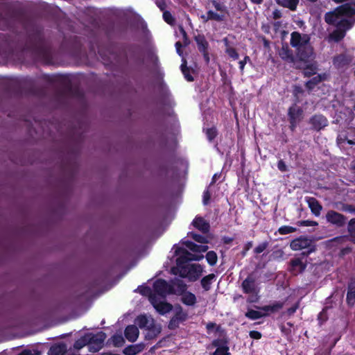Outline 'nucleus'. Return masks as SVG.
<instances>
[{
	"label": "nucleus",
	"instance_id": "obj_23",
	"mask_svg": "<svg viewBox=\"0 0 355 355\" xmlns=\"http://www.w3.org/2000/svg\"><path fill=\"white\" fill-rule=\"evenodd\" d=\"M67 350V346L64 343L53 345L49 350V355H64Z\"/></svg>",
	"mask_w": 355,
	"mask_h": 355
},
{
	"label": "nucleus",
	"instance_id": "obj_29",
	"mask_svg": "<svg viewBox=\"0 0 355 355\" xmlns=\"http://www.w3.org/2000/svg\"><path fill=\"white\" fill-rule=\"evenodd\" d=\"M267 314L263 313L261 311H255V310H249L245 313V317L251 319V320H257L261 318L262 317L266 316Z\"/></svg>",
	"mask_w": 355,
	"mask_h": 355
},
{
	"label": "nucleus",
	"instance_id": "obj_45",
	"mask_svg": "<svg viewBox=\"0 0 355 355\" xmlns=\"http://www.w3.org/2000/svg\"><path fill=\"white\" fill-rule=\"evenodd\" d=\"M185 318V315L184 314H182V315H180V314H178V315H176L175 317H174L173 318L171 319L170 323H169V325L168 327L170 328H173L175 324H176V322H178L179 320H184Z\"/></svg>",
	"mask_w": 355,
	"mask_h": 355
},
{
	"label": "nucleus",
	"instance_id": "obj_52",
	"mask_svg": "<svg viewBox=\"0 0 355 355\" xmlns=\"http://www.w3.org/2000/svg\"><path fill=\"white\" fill-rule=\"evenodd\" d=\"M277 167H278L279 170L282 172L286 171V170H287L286 165L283 160H279L278 162Z\"/></svg>",
	"mask_w": 355,
	"mask_h": 355
},
{
	"label": "nucleus",
	"instance_id": "obj_8",
	"mask_svg": "<svg viewBox=\"0 0 355 355\" xmlns=\"http://www.w3.org/2000/svg\"><path fill=\"white\" fill-rule=\"evenodd\" d=\"M325 218L329 223L338 227H343L347 220V218L344 215L334 210L328 211L326 214Z\"/></svg>",
	"mask_w": 355,
	"mask_h": 355
},
{
	"label": "nucleus",
	"instance_id": "obj_58",
	"mask_svg": "<svg viewBox=\"0 0 355 355\" xmlns=\"http://www.w3.org/2000/svg\"><path fill=\"white\" fill-rule=\"evenodd\" d=\"M297 308H298V306H297V304H296V305H295V306H293V307L289 308V309H288V311H288V313L289 315H292V314H293V313L296 311V310L297 309Z\"/></svg>",
	"mask_w": 355,
	"mask_h": 355
},
{
	"label": "nucleus",
	"instance_id": "obj_54",
	"mask_svg": "<svg viewBox=\"0 0 355 355\" xmlns=\"http://www.w3.org/2000/svg\"><path fill=\"white\" fill-rule=\"evenodd\" d=\"M156 4L162 10H164L166 7V3L164 0H157L156 1Z\"/></svg>",
	"mask_w": 355,
	"mask_h": 355
},
{
	"label": "nucleus",
	"instance_id": "obj_49",
	"mask_svg": "<svg viewBox=\"0 0 355 355\" xmlns=\"http://www.w3.org/2000/svg\"><path fill=\"white\" fill-rule=\"evenodd\" d=\"M211 198V193H209V190H206L203 193V204L205 205H207L209 202Z\"/></svg>",
	"mask_w": 355,
	"mask_h": 355
},
{
	"label": "nucleus",
	"instance_id": "obj_41",
	"mask_svg": "<svg viewBox=\"0 0 355 355\" xmlns=\"http://www.w3.org/2000/svg\"><path fill=\"white\" fill-rule=\"evenodd\" d=\"M226 53L234 60L239 59V53L236 52V49L232 46H227L225 49Z\"/></svg>",
	"mask_w": 355,
	"mask_h": 355
},
{
	"label": "nucleus",
	"instance_id": "obj_19",
	"mask_svg": "<svg viewBox=\"0 0 355 355\" xmlns=\"http://www.w3.org/2000/svg\"><path fill=\"white\" fill-rule=\"evenodd\" d=\"M192 224L196 229L203 233H207L209 230V223L202 217H196Z\"/></svg>",
	"mask_w": 355,
	"mask_h": 355
},
{
	"label": "nucleus",
	"instance_id": "obj_13",
	"mask_svg": "<svg viewBox=\"0 0 355 355\" xmlns=\"http://www.w3.org/2000/svg\"><path fill=\"white\" fill-rule=\"evenodd\" d=\"M302 110L296 105H293L288 109V116L292 130H294L297 124L302 120Z\"/></svg>",
	"mask_w": 355,
	"mask_h": 355
},
{
	"label": "nucleus",
	"instance_id": "obj_30",
	"mask_svg": "<svg viewBox=\"0 0 355 355\" xmlns=\"http://www.w3.org/2000/svg\"><path fill=\"white\" fill-rule=\"evenodd\" d=\"M88 340V336L87 334H86L75 342L73 347L76 349H80L86 345L89 347Z\"/></svg>",
	"mask_w": 355,
	"mask_h": 355
},
{
	"label": "nucleus",
	"instance_id": "obj_24",
	"mask_svg": "<svg viewBox=\"0 0 355 355\" xmlns=\"http://www.w3.org/2000/svg\"><path fill=\"white\" fill-rule=\"evenodd\" d=\"M347 302L349 306L355 304V282H351L348 285Z\"/></svg>",
	"mask_w": 355,
	"mask_h": 355
},
{
	"label": "nucleus",
	"instance_id": "obj_36",
	"mask_svg": "<svg viewBox=\"0 0 355 355\" xmlns=\"http://www.w3.org/2000/svg\"><path fill=\"white\" fill-rule=\"evenodd\" d=\"M283 306V304L281 303V302H276L275 304H273L272 305H268V306H265L262 308V309L265 311H272V312H274V311H277L278 310H279L280 309H282Z\"/></svg>",
	"mask_w": 355,
	"mask_h": 355
},
{
	"label": "nucleus",
	"instance_id": "obj_25",
	"mask_svg": "<svg viewBox=\"0 0 355 355\" xmlns=\"http://www.w3.org/2000/svg\"><path fill=\"white\" fill-rule=\"evenodd\" d=\"M182 302L189 306H192L196 302L195 295L190 292H185L182 294Z\"/></svg>",
	"mask_w": 355,
	"mask_h": 355
},
{
	"label": "nucleus",
	"instance_id": "obj_16",
	"mask_svg": "<svg viewBox=\"0 0 355 355\" xmlns=\"http://www.w3.org/2000/svg\"><path fill=\"white\" fill-rule=\"evenodd\" d=\"M352 61V57L349 55L343 53L336 56L334 59V64L337 68H343L347 66Z\"/></svg>",
	"mask_w": 355,
	"mask_h": 355
},
{
	"label": "nucleus",
	"instance_id": "obj_9",
	"mask_svg": "<svg viewBox=\"0 0 355 355\" xmlns=\"http://www.w3.org/2000/svg\"><path fill=\"white\" fill-rule=\"evenodd\" d=\"M310 37L308 35L300 34L298 32H293L291 35V44L296 50L310 44Z\"/></svg>",
	"mask_w": 355,
	"mask_h": 355
},
{
	"label": "nucleus",
	"instance_id": "obj_47",
	"mask_svg": "<svg viewBox=\"0 0 355 355\" xmlns=\"http://www.w3.org/2000/svg\"><path fill=\"white\" fill-rule=\"evenodd\" d=\"M190 235L192 239H193L196 241L201 243H207V239L206 237L201 236L200 234H197L195 233H190Z\"/></svg>",
	"mask_w": 355,
	"mask_h": 355
},
{
	"label": "nucleus",
	"instance_id": "obj_38",
	"mask_svg": "<svg viewBox=\"0 0 355 355\" xmlns=\"http://www.w3.org/2000/svg\"><path fill=\"white\" fill-rule=\"evenodd\" d=\"M209 17H210V20H215L217 21H222L225 19L224 15L218 14L212 10H209L207 12Z\"/></svg>",
	"mask_w": 355,
	"mask_h": 355
},
{
	"label": "nucleus",
	"instance_id": "obj_43",
	"mask_svg": "<svg viewBox=\"0 0 355 355\" xmlns=\"http://www.w3.org/2000/svg\"><path fill=\"white\" fill-rule=\"evenodd\" d=\"M163 18H164V21L170 25H173L175 23L174 17L172 16L171 13L168 11L164 12Z\"/></svg>",
	"mask_w": 355,
	"mask_h": 355
},
{
	"label": "nucleus",
	"instance_id": "obj_46",
	"mask_svg": "<svg viewBox=\"0 0 355 355\" xmlns=\"http://www.w3.org/2000/svg\"><path fill=\"white\" fill-rule=\"evenodd\" d=\"M347 230L351 236H355V218L348 223Z\"/></svg>",
	"mask_w": 355,
	"mask_h": 355
},
{
	"label": "nucleus",
	"instance_id": "obj_26",
	"mask_svg": "<svg viewBox=\"0 0 355 355\" xmlns=\"http://www.w3.org/2000/svg\"><path fill=\"white\" fill-rule=\"evenodd\" d=\"M195 40L197 43L198 48L200 52H205L208 48V42L202 35H198L195 37Z\"/></svg>",
	"mask_w": 355,
	"mask_h": 355
},
{
	"label": "nucleus",
	"instance_id": "obj_14",
	"mask_svg": "<svg viewBox=\"0 0 355 355\" xmlns=\"http://www.w3.org/2000/svg\"><path fill=\"white\" fill-rule=\"evenodd\" d=\"M150 301L154 308L159 312L160 314H165L166 313L170 312L172 310V305L164 302L159 301L157 299L155 295H151L150 296Z\"/></svg>",
	"mask_w": 355,
	"mask_h": 355
},
{
	"label": "nucleus",
	"instance_id": "obj_40",
	"mask_svg": "<svg viewBox=\"0 0 355 355\" xmlns=\"http://www.w3.org/2000/svg\"><path fill=\"white\" fill-rule=\"evenodd\" d=\"M296 230L297 229L295 227L284 225L279 227L278 232H279L280 234H287L295 232Z\"/></svg>",
	"mask_w": 355,
	"mask_h": 355
},
{
	"label": "nucleus",
	"instance_id": "obj_17",
	"mask_svg": "<svg viewBox=\"0 0 355 355\" xmlns=\"http://www.w3.org/2000/svg\"><path fill=\"white\" fill-rule=\"evenodd\" d=\"M126 339L131 343L135 342L139 335V331L135 325H128L124 331Z\"/></svg>",
	"mask_w": 355,
	"mask_h": 355
},
{
	"label": "nucleus",
	"instance_id": "obj_12",
	"mask_svg": "<svg viewBox=\"0 0 355 355\" xmlns=\"http://www.w3.org/2000/svg\"><path fill=\"white\" fill-rule=\"evenodd\" d=\"M153 289L155 293L162 298L172 293L171 285L163 279L156 280L153 284Z\"/></svg>",
	"mask_w": 355,
	"mask_h": 355
},
{
	"label": "nucleus",
	"instance_id": "obj_42",
	"mask_svg": "<svg viewBox=\"0 0 355 355\" xmlns=\"http://www.w3.org/2000/svg\"><path fill=\"white\" fill-rule=\"evenodd\" d=\"M211 345L216 347H221L223 345H228V341L225 338L216 339L212 341Z\"/></svg>",
	"mask_w": 355,
	"mask_h": 355
},
{
	"label": "nucleus",
	"instance_id": "obj_44",
	"mask_svg": "<svg viewBox=\"0 0 355 355\" xmlns=\"http://www.w3.org/2000/svg\"><path fill=\"white\" fill-rule=\"evenodd\" d=\"M269 243L268 241H264L260 244H259L254 249V252L256 254H260L263 252L268 247Z\"/></svg>",
	"mask_w": 355,
	"mask_h": 355
},
{
	"label": "nucleus",
	"instance_id": "obj_60",
	"mask_svg": "<svg viewBox=\"0 0 355 355\" xmlns=\"http://www.w3.org/2000/svg\"><path fill=\"white\" fill-rule=\"evenodd\" d=\"M347 140V138L345 137H342L341 135H339L337 137V142L338 144H342Z\"/></svg>",
	"mask_w": 355,
	"mask_h": 355
},
{
	"label": "nucleus",
	"instance_id": "obj_22",
	"mask_svg": "<svg viewBox=\"0 0 355 355\" xmlns=\"http://www.w3.org/2000/svg\"><path fill=\"white\" fill-rule=\"evenodd\" d=\"M187 248L195 252H205L208 250L206 245H196L191 241H184L182 243Z\"/></svg>",
	"mask_w": 355,
	"mask_h": 355
},
{
	"label": "nucleus",
	"instance_id": "obj_35",
	"mask_svg": "<svg viewBox=\"0 0 355 355\" xmlns=\"http://www.w3.org/2000/svg\"><path fill=\"white\" fill-rule=\"evenodd\" d=\"M228 345H223L221 347L216 348V351L211 353V355H230Z\"/></svg>",
	"mask_w": 355,
	"mask_h": 355
},
{
	"label": "nucleus",
	"instance_id": "obj_34",
	"mask_svg": "<svg viewBox=\"0 0 355 355\" xmlns=\"http://www.w3.org/2000/svg\"><path fill=\"white\" fill-rule=\"evenodd\" d=\"M299 0H283L282 5L284 7L288 8L291 10H295Z\"/></svg>",
	"mask_w": 355,
	"mask_h": 355
},
{
	"label": "nucleus",
	"instance_id": "obj_61",
	"mask_svg": "<svg viewBox=\"0 0 355 355\" xmlns=\"http://www.w3.org/2000/svg\"><path fill=\"white\" fill-rule=\"evenodd\" d=\"M200 18L202 19L203 22H207L209 20H210V17H209V15L207 13L206 15H202L200 16Z\"/></svg>",
	"mask_w": 355,
	"mask_h": 355
},
{
	"label": "nucleus",
	"instance_id": "obj_15",
	"mask_svg": "<svg viewBox=\"0 0 355 355\" xmlns=\"http://www.w3.org/2000/svg\"><path fill=\"white\" fill-rule=\"evenodd\" d=\"M306 267V263L301 258L293 259L290 262V270L295 275L302 272Z\"/></svg>",
	"mask_w": 355,
	"mask_h": 355
},
{
	"label": "nucleus",
	"instance_id": "obj_55",
	"mask_svg": "<svg viewBox=\"0 0 355 355\" xmlns=\"http://www.w3.org/2000/svg\"><path fill=\"white\" fill-rule=\"evenodd\" d=\"M214 8L217 10H219V11H223L225 10V7L223 6H222L220 3L216 2V1H214L212 2Z\"/></svg>",
	"mask_w": 355,
	"mask_h": 355
},
{
	"label": "nucleus",
	"instance_id": "obj_37",
	"mask_svg": "<svg viewBox=\"0 0 355 355\" xmlns=\"http://www.w3.org/2000/svg\"><path fill=\"white\" fill-rule=\"evenodd\" d=\"M112 340L114 347H121L125 343V340L121 335H114L112 337Z\"/></svg>",
	"mask_w": 355,
	"mask_h": 355
},
{
	"label": "nucleus",
	"instance_id": "obj_57",
	"mask_svg": "<svg viewBox=\"0 0 355 355\" xmlns=\"http://www.w3.org/2000/svg\"><path fill=\"white\" fill-rule=\"evenodd\" d=\"M179 28H180V33L182 35L184 40L185 41V42H187V40L188 38H187V34L186 31H184V29L183 28L182 26H180Z\"/></svg>",
	"mask_w": 355,
	"mask_h": 355
},
{
	"label": "nucleus",
	"instance_id": "obj_27",
	"mask_svg": "<svg viewBox=\"0 0 355 355\" xmlns=\"http://www.w3.org/2000/svg\"><path fill=\"white\" fill-rule=\"evenodd\" d=\"M300 69H304L303 73L304 76L307 77L315 74L317 71L315 64H311V62L303 65V67H301Z\"/></svg>",
	"mask_w": 355,
	"mask_h": 355
},
{
	"label": "nucleus",
	"instance_id": "obj_5",
	"mask_svg": "<svg viewBox=\"0 0 355 355\" xmlns=\"http://www.w3.org/2000/svg\"><path fill=\"white\" fill-rule=\"evenodd\" d=\"M241 286L245 293L252 295V297L248 298V301L249 302H256L258 299L259 288L256 284L255 279L250 275L243 280Z\"/></svg>",
	"mask_w": 355,
	"mask_h": 355
},
{
	"label": "nucleus",
	"instance_id": "obj_4",
	"mask_svg": "<svg viewBox=\"0 0 355 355\" xmlns=\"http://www.w3.org/2000/svg\"><path fill=\"white\" fill-rule=\"evenodd\" d=\"M290 247L293 250L297 251L303 249H309L307 252H303V255H308L315 250V247L311 239L300 236L291 242Z\"/></svg>",
	"mask_w": 355,
	"mask_h": 355
},
{
	"label": "nucleus",
	"instance_id": "obj_21",
	"mask_svg": "<svg viewBox=\"0 0 355 355\" xmlns=\"http://www.w3.org/2000/svg\"><path fill=\"white\" fill-rule=\"evenodd\" d=\"M306 201L308 203L312 213L314 215L318 216L320 214L321 210L322 209L319 202L315 198L312 197L306 198Z\"/></svg>",
	"mask_w": 355,
	"mask_h": 355
},
{
	"label": "nucleus",
	"instance_id": "obj_56",
	"mask_svg": "<svg viewBox=\"0 0 355 355\" xmlns=\"http://www.w3.org/2000/svg\"><path fill=\"white\" fill-rule=\"evenodd\" d=\"M272 17L275 19H277L282 17V12L279 10H275L272 12Z\"/></svg>",
	"mask_w": 355,
	"mask_h": 355
},
{
	"label": "nucleus",
	"instance_id": "obj_2",
	"mask_svg": "<svg viewBox=\"0 0 355 355\" xmlns=\"http://www.w3.org/2000/svg\"><path fill=\"white\" fill-rule=\"evenodd\" d=\"M184 256L177 259V267L173 268L171 271L175 275H179L181 277L187 278L189 281L197 280L202 275V268L199 264L182 265V259L187 261H200L204 258L202 254H193L188 251L183 252Z\"/></svg>",
	"mask_w": 355,
	"mask_h": 355
},
{
	"label": "nucleus",
	"instance_id": "obj_20",
	"mask_svg": "<svg viewBox=\"0 0 355 355\" xmlns=\"http://www.w3.org/2000/svg\"><path fill=\"white\" fill-rule=\"evenodd\" d=\"M145 348V344L140 343L135 345H130L124 348L123 353L125 355H136L142 352Z\"/></svg>",
	"mask_w": 355,
	"mask_h": 355
},
{
	"label": "nucleus",
	"instance_id": "obj_1",
	"mask_svg": "<svg viewBox=\"0 0 355 355\" xmlns=\"http://www.w3.org/2000/svg\"><path fill=\"white\" fill-rule=\"evenodd\" d=\"M325 21L336 26L329 39L335 42L342 40L345 35V31L349 29L355 21V9L350 4L342 5L334 11L327 12L324 17Z\"/></svg>",
	"mask_w": 355,
	"mask_h": 355
},
{
	"label": "nucleus",
	"instance_id": "obj_31",
	"mask_svg": "<svg viewBox=\"0 0 355 355\" xmlns=\"http://www.w3.org/2000/svg\"><path fill=\"white\" fill-rule=\"evenodd\" d=\"M335 208L340 211L353 213L354 212L355 207L352 205L345 204V203H336L334 206Z\"/></svg>",
	"mask_w": 355,
	"mask_h": 355
},
{
	"label": "nucleus",
	"instance_id": "obj_28",
	"mask_svg": "<svg viewBox=\"0 0 355 355\" xmlns=\"http://www.w3.org/2000/svg\"><path fill=\"white\" fill-rule=\"evenodd\" d=\"M214 277L215 275L214 274H209L202 279L201 284L205 291H209L210 289L212 280Z\"/></svg>",
	"mask_w": 355,
	"mask_h": 355
},
{
	"label": "nucleus",
	"instance_id": "obj_51",
	"mask_svg": "<svg viewBox=\"0 0 355 355\" xmlns=\"http://www.w3.org/2000/svg\"><path fill=\"white\" fill-rule=\"evenodd\" d=\"M250 60V57L246 55L243 60H241L239 62V67L242 71H243L244 67H245V64L247 63V62H248Z\"/></svg>",
	"mask_w": 355,
	"mask_h": 355
},
{
	"label": "nucleus",
	"instance_id": "obj_33",
	"mask_svg": "<svg viewBox=\"0 0 355 355\" xmlns=\"http://www.w3.org/2000/svg\"><path fill=\"white\" fill-rule=\"evenodd\" d=\"M206 259L211 266H214L217 262L218 257L216 252L214 251H209L206 254Z\"/></svg>",
	"mask_w": 355,
	"mask_h": 355
},
{
	"label": "nucleus",
	"instance_id": "obj_39",
	"mask_svg": "<svg viewBox=\"0 0 355 355\" xmlns=\"http://www.w3.org/2000/svg\"><path fill=\"white\" fill-rule=\"evenodd\" d=\"M321 81L320 76L313 77L311 80L306 83V86L309 89H312L318 83Z\"/></svg>",
	"mask_w": 355,
	"mask_h": 355
},
{
	"label": "nucleus",
	"instance_id": "obj_11",
	"mask_svg": "<svg viewBox=\"0 0 355 355\" xmlns=\"http://www.w3.org/2000/svg\"><path fill=\"white\" fill-rule=\"evenodd\" d=\"M309 123L311 125L312 130L319 132L328 125V119L322 114H314L309 120Z\"/></svg>",
	"mask_w": 355,
	"mask_h": 355
},
{
	"label": "nucleus",
	"instance_id": "obj_32",
	"mask_svg": "<svg viewBox=\"0 0 355 355\" xmlns=\"http://www.w3.org/2000/svg\"><path fill=\"white\" fill-rule=\"evenodd\" d=\"M181 70H182V73L184 74V78L188 80V81H193V78L192 77V76L189 73V69L187 68V61L185 60H182V63L181 64Z\"/></svg>",
	"mask_w": 355,
	"mask_h": 355
},
{
	"label": "nucleus",
	"instance_id": "obj_10",
	"mask_svg": "<svg viewBox=\"0 0 355 355\" xmlns=\"http://www.w3.org/2000/svg\"><path fill=\"white\" fill-rule=\"evenodd\" d=\"M278 54L283 60L288 63H292L295 68L302 67V64H300L299 62L296 60L292 50L289 49L288 45H283L279 50Z\"/></svg>",
	"mask_w": 355,
	"mask_h": 355
},
{
	"label": "nucleus",
	"instance_id": "obj_50",
	"mask_svg": "<svg viewBox=\"0 0 355 355\" xmlns=\"http://www.w3.org/2000/svg\"><path fill=\"white\" fill-rule=\"evenodd\" d=\"M249 335L253 339H260L261 338V334L257 331H251Z\"/></svg>",
	"mask_w": 355,
	"mask_h": 355
},
{
	"label": "nucleus",
	"instance_id": "obj_63",
	"mask_svg": "<svg viewBox=\"0 0 355 355\" xmlns=\"http://www.w3.org/2000/svg\"><path fill=\"white\" fill-rule=\"evenodd\" d=\"M294 92H295V94L297 95L299 93H302V89H301L300 87H295Z\"/></svg>",
	"mask_w": 355,
	"mask_h": 355
},
{
	"label": "nucleus",
	"instance_id": "obj_7",
	"mask_svg": "<svg viewBox=\"0 0 355 355\" xmlns=\"http://www.w3.org/2000/svg\"><path fill=\"white\" fill-rule=\"evenodd\" d=\"M296 60L299 62L300 64L303 65L311 62L314 59V53L313 48L311 44L300 48L296 50Z\"/></svg>",
	"mask_w": 355,
	"mask_h": 355
},
{
	"label": "nucleus",
	"instance_id": "obj_6",
	"mask_svg": "<svg viewBox=\"0 0 355 355\" xmlns=\"http://www.w3.org/2000/svg\"><path fill=\"white\" fill-rule=\"evenodd\" d=\"M89 351L92 352H98L103 346L104 341L106 338L105 333L100 331L96 334H87Z\"/></svg>",
	"mask_w": 355,
	"mask_h": 355
},
{
	"label": "nucleus",
	"instance_id": "obj_18",
	"mask_svg": "<svg viewBox=\"0 0 355 355\" xmlns=\"http://www.w3.org/2000/svg\"><path fill=\"white\" fill-rule=\"evenodd\" d=\"M172 289L171 293L174 294L182 295L185 293L187 289V285L184 282L178 278H175L172 284H170Z\"/></svg>",
	"mask_w": 355,
	"mask_h": 355
},
{
	"label": "nucleus",
	"instance_id": "obj_62",
	"mask_svg": "<svg viewBox=\"0 0 355 355\" xmlns=\"http://www.w3.org/2000/svg\"><path fill=\"white\" fill-rule=\"evenodd\" d=\"M220 176V174H218V173H215L212 178V181L210 184H213L216 182V181L218 180V178H219Z\"/></svg>",
	"mask_w": 355,
	"mask_h": 355
},
{
	"label": "nucleus",
	"instance_id": "obj_3",
	"mask_svg": "<svg viewBox=\"0 0 355 355\" xmlns=\"http://www.w3.org/2000/svg\"><path fill=\"white\" fill-rule=\"evenodd\" d=\"M136 322L141 329H146L148 331L146 335V339H153L157 337L162 331L161 325L155 323L154 319L150 316L139 315L137 318Z\"/></svg>",
	"mask_w": 355,
	"mask_h": 355
},
{
	"label": "nucleus",
	"instance_id": "obj_64",
	"mask_svg": "<svg viewBox=\"0 0 355 355\" xmlns=\"http://www.w3.org/2000/svg\"><path fill=\"white\" fill-rule=\"evenodd\" d=\"M203 53V55H204V58L206 60L207 62H209V55H208V53L207 51H205V52H202Z\"/></svg>",
	"mask_w": 355,
	"mask_h": 355
},
{
	"label": "nucleus",
	"instance_id": "obj_59",
	"mask_svg": "<svg viewBox=\"0 0 355 355\" xmlns=\"http://www.w3.org/2000/svg\"><path fill=\"white\" fill-rule=\"evenodd\" d=\"M182 46V44L180 42H177L175 43V47H176V51H177V53L180 55H182V51L180 50V48Z\"/></svg>",
	"mask_w": 355,
	"mask_h": 355
},
{
	"label": "nucleus",
	"instance_id": "obj_48",
	"mask_svg": "<svg viewBox=\"0 0 355 355\" xmlns=\"http://www.w3.org/2000/svg\"><path fill=\"white\" fill-rule=\"evenodd\" d=\"M206 135L209 141H211L216 137L217 135V131L215 128H207L206 130Z\"/></svg>",
	"mask_w": 355,
	"mask_h": 355
},
{
	"label": "nucleus",
	"instance_id": "obj_53",
	"mask_svg": "<svg viewBox=\"0 0 355 355\" xmlns=\"http://www.w3.org/2000/svg\"><path fill=\"white\" fill-rule=\"evenodd\" d=\"M19 355H40V352L37 351H35V353H33L29 349H25L21 353H20Z\"/></svg>",
	"mask_w": 355,
	"mask_h": 355
}]
</instances>
